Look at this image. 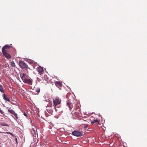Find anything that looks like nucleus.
I'll use <instances>...</instances> for the list:
<instances>
[{"label": "nucleus", "mask_w": 147, "mask_h": 147, "mask_svg": "<svg viewBox=\"0 0 147 147\" xmlns=\"http://www.w3.org/2000/svg\"><path fill=\"white\" fill-rule=\"evenodd\" d=\"M10 46L9 45H6L4 46L2 49V52L3 55L7 59H9L11 58V55L7 53V49L10 48Z\"/></svg>", "instance_id": "1"}, {"label": "nucleus", "mask_w": 147, "mask_h": 147, "mask_svg": "<svg viewBox=\"0 0 147 147\" xmlns=\"http://www.w3.org/2000/svg\"><path fill=\"white\" fill-rule=\"evenodd\" d=\"M53 103H54V109L56 111H57V110L56 109V106L58 105H59L61 103V100L58 97H56L53 98Z\"/></svg>", "instance_id": "2"}, {"label": "nucleus", "mask_w": 147, "mask_h": 147, "mask_svg": "<svg viewBox=\"0 0 147 147\" xmlns=\"http://www.w3.org/2000/svg\"><path fill=\"white\" fill-rule=\"evenodd\" d=\"M19 65L22 69H27L28 67V65L24 61H20L19 62Z\"/></svg>", "instance_id": "3"}, {"label": "nucleus", "mask_w": 147, "mask_h": 147, "mask_svg": "<svg viewBox=\"0 0 147 147\" xmlns=\"http://www.w3.org/2000/svg\"><path fill=\"white\" fill-rule=\"evenodd\" d=\"M83 132L78 131H74L72 133V134L77 137H81L83 136Z\"/></svg>", "instance_id": "4"}, {"label": "nucleus", "mask_w": 147, "mask_h": 147, "mask_svg": "<svg viewBox=\"0 0 147 147\" xmlns=\"http://www.w3.org/2000/svg\"><path fill=\"white\" fill-rule=\"evenodd\" d=\"M46 107L47 108L46 110L48 112L49 114H52L53 112V110H52V105L50 104L49 105H47V106H46Z\"/></svg>", "instance_id": "5"}, {"label": "nucleus", "mask_w": 147, "mask_h": 147, "mask_svg": "<svg viewBox=\"0 0 147 147\" xmlns=\"http://www.w3.org/2000/svg\"><path fill=\"white\" fill-rule=\"evenodd\" d=\"M23 81L24 83L28 84L30 85L32 84V80H31L30 79L26 78L25 79H24Z\"/></svg>", "instance_id": "6"}, {"label": "nucleus", "mask_w": 147, "mask_h": 147, "mask_svg": "<svg viewBox=\"0 0 147 147\" xmlns=\"http://www.w3.org/2000/svg\"><path fill=\"white\" fill-rule=\"evenodd\" d=\"M37 70L40 75H42L43 74V72L44 71L43 68L41 66H39L37 67Z\"/></svg>", "instance_id": "7"}, {"label": "nucleus", "mask_w": 147, "mask_h": 147, "mask_svg": "<svg viewBox=\"0 0 147 147\" xmlns=\"http://www.w3.org/2000/svg\"><path fill=\"white\" fill-rule=\"evenodd\" d=\"M27 76V75H26V74L24 73L20 74L21 78L23 81L24 80V79L26 78L25 77H26Z\"/></svg>", "instance_id": "8"}, {"label": "nucleus", "mask_w": 147, "mask_h": 147, "mask_svg": "<svg viewBox=\"0 0 147 147\" xmlns=\"http://www.w3.org/2000/svg\"><path fill=\"white\" fill-rule=\"evenodd\" d=\"M67 105L69 107V109L71 110L73 108V106L71 105V102H67Z\"/></svg>", "instance_id": "9"}, {"label": "nucleus", "mask_w": 147, "mask_h": 147, "mask_svg": "<svg viewBox=\"0 0 147 147\" xmlns=\"http://www.w3.org/2000/svg\"><path fill=\"white\" fill-rule=\"evenodd\" d=\"M3 98L5 100L7 101L10 102V101L9 99L7 97V96L5 94H3Z\"/></svg>", "instance_id": "10"}, {"label": "nucleus", "mask_w": 147, "mask_h": 147, "mask_svg": "<svg viewBox=\"0 0 147 147\" xmlns=\"http://www.w3.org/2000/svg\"><path fill=\"white\" fill-rule=\"evenodd\" d=\"M55 84L56 86H62V84L61 82L59 81H57L55 82Z\"/></svg>", "instance_id": "11"}, {"label": "nucleus", "mask_w": 147, "mask_h": 147, "mask_svg": "<svg viewBox=\"0 0 147 147\" xmlns=\"http://www.w3.org/2000/svg\"><path fill=\"white\" fill-rule=\"evenodd\" d=\"M13 115L14 116H12L13 117L15 120H16L18 118L17 114L15 113Z\"/></svg>", "instance_id": "12"}, {"label": "nucleus", "mask_w": 147, "mask_h": 147, "mask_svg": "<svg viewBox=\"0 0 147 147\" xmlns=\"http://www.w3.org/2000/svg\"><path fill=\"white\" fill-rule=\"evenodd\" d=\"M31 132L33 135V136L35 137L36 136V131L34 129H32Z\"/></svg>", "instance_id": "13"}, {"label": "nucleus", "mask_w": 147, "mask_h": 147, "mask_svg": "<svg viewBox=\"0 0 147 147\" xmlns=\"http://www.w3.org/2000/svg\"><path fill=\"white\" fill-rule=\"evenodd\" d=\"M0 91L3 93L5 92L4 90L3 89L2 86L0 85Z\"/></svg>", "instance_id": "14"}, {"label": "nucleus", "mask_w": 147, "mask_h": 147, "mask_svg": "<svg viewBox=\"0 0 147 147\" xmlns=\"http://www.w3.org/2000/svg\"><path fill=\"white\" fill-rule=\"evenodd\" d=\"M10 65L11 67H15L16 66V65L14 63V61H12L11 62Z\"/></svg>", "instance_id": "15"}, {"label": "nucleus", "mask_w": 147, "mask_h": 147, "mask_svg": "<svg viewBox=\"0 0 147 147\" xmlns=\"http://www.w3.org/2000/svg\"><path fill=\"white\" fill-rule=\"evenodd\" d=\"M95 123H99V121L98 119H96L94 120L93 121H92L91 123L92 124Z\"/></svg>", "instance_id": "16"}, {"label": "nucleus", "mask_w": 147, "mask_h": 147, "mask_svg": "<svg viewBox=\"0 0 147 147\" xmlns=\"http://www.w3.org/2000/svg\"><path fill=\"white\" fill-rule=\"evenodd\" d=\"M8 111L13 115L15 113L14 110L10 109H8Z\"/></svg>", "instance_id": "17"}, {"label": "nucleus", "mask_w": 147, "mask_h": 147, "mask_svg": "<svg viewBox=\"0 0 147 147\" xmlns=\"http://www.w3.org/2000/svg\"><path fill=\"white\" fill-rule=\"evenodd\" d=\"M0 133H4V134H9L11 135V136H14L10 132H6L5 133H4V132H0Z\"/></svg>", "instance_id": "18"}, {"label": "nucleus", "mask_w": 147, "mask_h": 147, "mask_svg": "<svg viewBox=\"0 0 147 147\" xmlns=\"http://www.w3.org/2000/svg\"><path fill=\"white\" fill-rule=\"evenodd\" d=\"M36 92L38 93L40 92V89L39 88H37L35 89Z\"/></svg>", "instance_id": "19"}, {"label": "nucleus", "mask_w": 147, "mask_h": 147, "mask_svg": "<svg viewBox=\"0 0 147 147\" xmlns=\"http://www.w3.org/2000/svg\"><path fill=\"white\" fill-rule=\"evenodd\" d=\"M1 125L3 126L8 127L9 126L8 125L5 123H3L1 124Z\"/></svg>", "instance_id": "20"}, {"label": "nucleus", "mask_w": 147, "mask_h": 147, "mask_svg": "<svg viewBox=\"0 0 147 147\" xmlns=\"http://www.w3.org/2000/svg\"><path fill=\"white\" fill-rule=\"evenodd\" d=\"M0 112L1 114H3L4 112L0 109Z\"/></svg>", "instance_id": "21"}, {"label": "nucleus", "mask_w": 147, "mask_h": 147, "mask_svg": "<svg viewBox=\"0 0 147 147\" xmlns=\"http://www.w3.org/2000/svg\"><path fill=\"white\" fill-rule=\"evenodd\" d=\"M24 115L25 116H26V117H27V114L26 113H24Z\"/></svg>", "instance_id": "22"}, {"label": "nucleus", "mask_w": 147, "mask_h": 147, "mask_svg": "<svg viewBox=\"0 0 147 147\" xmlns=\"http://www.w3.org/2000/svg\"><path fill=\"white\" fill-rule=\"evenodd\" d=\"M88 125H86L84 127V128L85 129H86L88 127Z\"/></svg>", "instance_id": "23"}]
</instances>
